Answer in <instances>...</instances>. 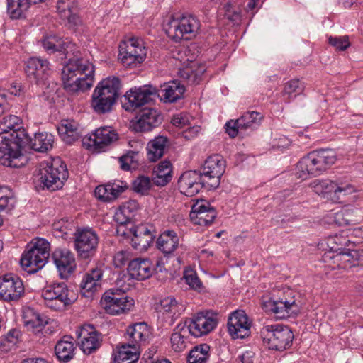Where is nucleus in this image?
Returning <instances> with one entry per match:
<instances>
[{"label":"nucleus","instance_id":"obj_1","mask_svg":"<svg viewBox=\"0 0 363 363\" xmlns=\"http://www.w3.org/2000/svg\"><path fill=\"white\" fill-rule=\"evenodd\" d=\"M94 72V67L88 60L70 58L62 69L64 88L70 92L88 90L93 85Z\"/></svg>","mask_w":363,"mask_h":363},{"label":"nucleus","instance_id":"obj_2","mask_svg":"<svg viewBox=\"0 0 363 363\" xmlns=\"http://www.w3.org/2000/svg\"><path fill=\"white\" fill-rule=\"evenodd\" d=\"M336 160V154L333 150L313 151L299 160L296 165V175L303 180L308 176H319L328 169Z\"/></svg>","mask_w":363,"mask_h":363},{"label":"nucleus","instance_id":"obj_3","mask_svg":"<svg viewBox=\"0 0 363 363\" xmlns=\"http://www.w3.org/2000/svg\"><path fill=\"white\" fill-rule=\"evenodd\" d=\"M27 141L22 131L16 135L0 133V164L13 168L23 167L27 158L22 153V148Z\"/></svg>","mask_w":363,"mask_h":363},{"label":"nucleus","instance_id":"obj_4","mask_svg":"<svg viewBox=\"0 0 363 363\" xmlns=\"http://www.w3.org/2000/svg\"><path fill=\"white\" fill-rule=\"evenodd\" d=\"M121 86L120 79L116 77H107L99 83L92 94L93 110L99 114L110 112L120 95Z\"/></svg>","mask_w":363,"mask_h":363},{"label":"nucleus","instance_id":"obj_5","mask_svg":"<svg viewBox=\"0 0 363 363\" xmlns=\"http://www.w3.org/2000/svg\"><path fill=\"white\" fill-rule=\"evenodd\" d=\"M38 177L44 188L55 191L62 187L69 173L65 163L60 157H56L40 164Z\"/></svg>","mask_w":363,"mask_h":363},{"label":"nucleus","instance_id":"obj_6","mask_svg":"<svg viewBox=\"0 0 363 363\" xmlns=\"http://www.w3.org/2000/svg\"><path fill=\"white\" fill-rule=\"evenodd\" d=\"M260 335L264 346L277 351L289 349L294 338L291 328L281 324L264 325L260 330Z\"/></svg>","mask_w":363,"mask_h":363},{"label":"nucleus","instance_id":"obj_7","mask_svg":"<svg viewBox=\"0 0 363 363\" xmlns=\"http://www.w3.org/2000/svg\"><path fill=\"white\" fill-rule=\"evenodd\" d=\"M22 255L21 264L25 270L35 273L42 269L50 257V243L43 238H37L27 247Z\"/></svg>","mask_w":363,"mask_h":363},{"label":"nucleus","instance_id":"obj_8","mask_svg":"<svg viewBox=\"0 0 363 363\" xmlns=\"http://www.w3.org/2000/svg\"><path fill=\"white\" fill-rule=\"evenodd\" d=\"M163 27L169 38L179 42L182 39L189 40L194 37L199 29L200 21L196 16L187 15L177 19L171 18Z\"/></svg>","mask_w":363,"mask_h":363},{"label":"nucleus","instance_id":"obj_9","mask_svg":"<svg viewBox=\"0 0 363 363\" xmlns=\"http://www.w3.org/2000/svg\"><path fill=\"white\" fill-rule=\"evenodd\" d=\"M72 291L65 282L47 285L42 291L45 305L54 311H63L73 301Z\"/></svg>","mask_w":363,"mask_h":363},{"label":"nucleus","instance_id":"obj_10","mask_svg":"<svg viewBox=\"0 0 363 363\" xmlns=\"http://www.w3.org/2000/svg\"><path fill=\"white\" fill-rule=\"evenodd\" d=\"M118 52V59L125 67H136L145 60L147 55L143 40L138 37L122 41Z\"/></svg>","mask_w":363,"mask_h":363},{"label":"nucleus","instance_id":"obj_11","mask_svg":"<svg viewBox=\"0 0 363 363\" xmlns=\"http://www.w3.org/2000/svg\"><path fill=\"white\" fill-rule=\"evenodd\" d=\"M99 238L92 228H78L74 233V249L80 259L90 261L96 255Z\"/></svg>","mask_w":363,"mask_h":363},{"label":"nucleus","instance_id":"obj_12","mask_svg":"<svg viewBox=\"0 0 363 363\" xmlns=\"http://www.w3.org/2000/svg\"><path fill=\"white\" fill-rule=\"evenodd\" d=\"M293 292L288 289L282 297H272L263 303V308L267 313L274 314L277 319H284L298 310Z\"/></svg>","mask_w":363,"mask_h":363},{"label":"nucleus","instance_id":"obj_13","mask_svg":"<svg viewBox=\"0 0 363 363\" xmlns=\"http://www.w3.org/2000/svg\"><path fill=\"white\" fill-rule=\"evenodd\" d=\"M121 290L110 289L106 291L100 301L101 307L111 315H117L130 310L134 306L133 298H128Z\"/></svg>","mask_w":363,"mask_h":363},{"label":"nucleus","instance_id":"obj_14","mask_svg":"<svg viewBox=\"0 0 363 363\" xmlns=\"http://www.w3.org/2000/svg\"><path fill=\"white\" fill-rule=\"evenodd\" d=\"M189 333L194 337L206 335L216 328L218 324L217 313L211 311L198 312L191 318H186Z\"/></svg>","mask_w":363,"mask_h":363},{"label":"nucleus","instance_id":"obj_15","mask_svg":"<svg viewBox=\"0 0 363 363\" xmlns=\"http://www.w3.org/2000/svg\"><path fill=\"white\" fill-rule=\"evenodd\" d=\"M156 88L145 85L130 89L121 101L122 107L128 111H133L152 101L155 97Z\"/></svg>","mask_w":363,"mask_h":363},{"label":"nucleus","instance_id":"obj_16","mask_svg":"<svg viewBox=\"0 0 363 363\" xmlns=\"http://www.w3.org/2000/svg\"><path fill=\"white\" fill-rule=\"evenodd\" d=\"M225 170V161L223 157L220 155H213L206 160L200 174L203 179L208 181L206 183L211 188H217Z\"/></svg>","mask_w":363,"mask_h":363},{"label":"nucleus","instance_id":"obj_17","mask_svg":"<svg viewBox=\"0 0 363 363\" xmlns=\"http://www.w3.org/2000/svg\"><path fill=\"white\" fill-rule=\"evenodd\" d=\"M24 285L21 279L13 274L0 277V298L5 301H16L24 294Z\"/></svg>","mask_w":363,"mask_h":363},{"label":"nucleus","instance_id":"obj_18","mask_svg":"<svg viewBox=\"0 0 363 363\" xmlns=\"http://www.w3.org/2000/svg\"><path fill=\"white\" fill-rule=\"evenodd\" d=\"M310 187L318 195L325 196L326 194L334 193L338 199L341 196L351 194L354 191L353 186L339 180L315 179L311 183Z\"/></svg>","mask_w":363,"mask_h":363},{"label":"nucleus","instance_id":"obj_19","mask_svg":"<svg viewBox=\"0 0 363 363\" xmlns=\"http://www.w3.org/2000/svg\"><path fill=\"white\" fill-rule=\"evenodd\" d=\"M25 72L31 83L45 85L50 74L49 62L42 58L30 57L26 62Z\"/></svg>","mask_w":363,"mask_h":363},{"label":"nucleus","instance_id":"obj_20","mask_svg":"<svg viewBox=\"0 0 363 363\" xmlns=\"http://www.w3.org/2000/svg\"><path fill=\"white\" fill-rule=\"evenodd\" d=\"M51 258L62 279L68 278L76 269L77 264L74 255L66 248L55 250Z\"/></svg>","mask_w":363,"mask_h":363},{"label":"nucleus","instance_id":"obj_21","mask_svg":"<svg viewBox=\"0 0 363 363\" xmlns=\"http://www.w3.org/2000/svg\"><path fill=\"white\" fill-rule=\"evenodd\" d=\"M228 329L233 339H243L250 334L251 323L244 311H236L228 320Z\"/></svg>","mask_w":363,"mask_h":363},{"label":"nucleus","instance_id":"obj_22","mask_svg":"<svg viewBox=\"0 0 363 363\" xmlns=\"http://www.w3.org/2000/svg\"><path fill=\"white\" fill-rule=\"evenodd\" d=\"M357 254V250H344L341 248L333 250L331 247V250L324 253L322 259L332 269H345L354 264L351 259H354Z\"/></svg>","mask_w":363,"mask_h":363},{"label":"nucleus","instance_id":"obj_23","mask_svg":"<svg viewBox=\"0 0 363 363\" xmlns=\"http://www.w3.org/2000/svg\"><path fill=\"white\" fill-rule=\"evenodd\" d=\"M77 341L82 350L89 354L101 345V335L91 325H85L77 331Z\"/></svg>","mask_w":363,"mask_h":363},{"label":"nucleus","instance_id":"obj_24","mask_svg":"<svg viewBox=\"0 0 363 363\" xmlns=\"http://www.w3.org/2000/svg\"><path fill=\"white\" fill-rule=\"evenodd\" d=\"M206 182L208 181L203 179L200 172L187 171L179 177L178 186L182 193L191 197L197 194Z\"/></svg>","mask_w":363,"mask_h":363},{"label":"nucleus","instance_id":"obj_25","mask_svg":"<svg viewBox=\"0 0 363 363\" xmlns=\"http://www.w3.org/2000/svg\"><path fill=\"white\" fill-rule=\"evenodd\" d=\"M216 215V209L209 203L200 201L193 205L189 217L196 225H208L213 222Z\"/></svg>","mask_w":363,"mask_h":363},{"label":"nucleus","instance_id":"obj_26","mask_svg":"<svg viewBox=\"0 0 363 363\" xmlns=\"http://www.w3.org/2000/svg\"><path fill=\"white\" fill-rule=\"evenodd\" d=\"M130 232L133 234L131 245L140 252L146 251L155 238L152 227L148 228L144 225L131 228Z\"/></svg>","mask_w":363,"mask_h":363},{"label":"nucleus","instance_id":"obj_27","mask_svg":"<svg viewBox=\"0 0 363 363\" xmlns=\"http://www.w3.org/2000/svg\"><path fill=\"white\" fill-rule=\"evenodd\" d=\"M134 128L136 131L147 132L162 123V115L154 108H144L139 113Z\"/></svg>","mask_w":363,"mask_h":363},{"label":"nucleus","instance_id":"obj_28","mask_svg":"<svg viewBox=\"0 0 363 363\" xmlns=\"http://www.w3.org/2000/svg\"><path fill=\"white\" fill-rule=\"evenodd\" d=\"M185 308L184 304L177 301L173 296L162 298L157 307L160 313L170 318V325L184 312Z\"/></svg>","mask_w":363,"mask_h":363},{"label":"nucleus","instance_id":"obj_29","mask_svg":"<svg viewBox=\"0 0 363 363\" xmlns=\"http://www.w3.org/2000/svg\"><path fill=\"white\" fill-rule=\"evenodd\" d=\"M103 271L100 268H94L86 272L80 284L81 292L86 297H91L101 286Z\"/></svg>","mask_w":363,"mask_h":363},{"label":"nucleus","instance_id":"obj_30","mask_svg":"<svg viewBox=\"0 0 363 363\" xmlns=\"http://www.w3.org/2000/svg\"><path fill=\"white\" fill-rule=\"evenodd\" d=\"M153 271L152 264L148 259H134L129 262L128 266L130 277L139 281L150 278Z\"/></svg>","mask_w":363,"mask_h":363},{"label":"nucleus","instance_id":"obj_31","mask_svg":"<svg viewBox=\"0 0 363 363\" xmlns=\"http://www.w3.org/2000/svg\"><path fill=\"white\" fill-rule=\"evenodd\" d=\"M42 45L44 49L50 52L54 53L58 52L67 57L69 52L73 51L74 45L69 38L62 39L55 35H50L42 40Z\"/></svg>","mask_w":363,"mask_h":363},{"label":"nucleus","instance_id":"obj_32","mask_svg":"<svg viewBox=\"0 0 363 363\" xmlns=\"http://www.w3.org/2000/svg\"><path fill=\"white\" fill-rule=\"evenodd\" d=\"M185 88L179 82L172 81L164 84L160 89H156L155 96H158L164 102H174L181 99Z\"/></svg>","mask_w":363,"mask_h":363},{"label":"nucleus","instance_id":"obj_33","mask_svg":"<svg viewBox=\"0 0 363 363\" xmlns=\"http://www.w3.org/2000/svg\"><path fill=\"white\" fill-rule=\"evenodd\" d=\"M95 149L102 150L105 147L118 140V134L111 127H101L89 138Z\"/></svg>","mask_w":363,"mask_h":363},{"label":"nucleus","instance_id":"obj_34","mask_svg":"<svg viewBox=\"0 0 363 363\" xmlns=\"http://www.w3.org/2000/svg\"><path fill=\"white\" fill-rule=\"evenodd\" d=\"M147 334V325L144 323H138L130 325L127 328L125 333L127 342L123 345H130L131 348L135 347L136 350L139 351L140 345L141 342L145 341Z\"/></svg>","mask_w":363,"mask_h":363},{"label":"nucleus","instance_id":"obj_35","mask_svg":"<svg viewBox=\"0 0 363 363\" xmlns=\"http://www.w3.org/2000/svg\"><path fill=\"white\" fill-rule=\"evenodd\" d=\"M179 238L172 230H167L160 234L156 241V245L165 256L172 255L179 247Z\"/></svg>","mask_w":363,"mask_h":363},{"label":"nucleus","instance_id":"obj_36","mask_svg":"<svg viewBox=\"0 0 363 363\" xmlns=\"http://www.w3.org/2000/svg\"><path fill=\"white\" fill-rule=\"evenodd\" d=\"M23 320L27 330L35 334L41 333L48 323L46 319L32 308H27L23 311Z\"/></svg>","mask_w":363,"mask_h":363},{"label":"nucleus","instance_id":"obj_37","mask_svg":"<svg viewBox=\"0 0 363 363\" xmlns=\"http://www.w3.org/2000/svg\"><path fill=\"white\" fill-rule=\"evenodd\" d=\"M26 138L28 140L26 145H29L35 151L46 152L53 147L55 137L51 133L47 132L38 133L35 134L33 139L26 133Z\"/></svg>","mask_w":363,"mask_h":363},{"label":"nucleus","instance_id":"obj_38","mask_svg":"<svg viewBox=\"0 0 363 363\" xmlns=\"http://www.w3.org/2000/svg\"><path fill=\"white\" fill-rule=\"evenodd\" d=\"M45 0H6L7 13L11 18L19 19L24 16L25 12L31 4L43 2Z\"/></svg>","mask_w":363,"mask_h":363},{"label":"nucleus","instance_id":"obj_39","mask_svg":"<svg viewBox=\"0 0 363 363\" xmlns=\"http://www.w3.org/2000/svg\"><path fill=\"white\" fill-rule=\"evenodd\" d=\"M172 172L171 162L168 160L162 161L153 169V183L158 186H165L172 179Z\"/></svg>","mask_w":363,"mask_h":363},{"label":"nucleus","instance_id":"obj_40","mask_svg":"<svg viewBox=\"0 0 363 363\" xmlns=\"http://www.w3.org/2000/svg\"><path fill=\"white\" fill-rule=\"evenodd\" d=\"M113 363H136L140 357V352L135 347L121 345L117 347V351L113 353Z\"/></svg>","mask_w":363,"mask_h":363},{"label":"nucleus","instance_id":"obj_41","mask_svg":"<svg viewBox=\"0 0 363 363\" xmlns=\"http://www.w3.org/2000/svg\"><path fill=\"white\" fill-rule=\"evenodd\" d=\"M71 337L65 336L58 341L55 347L57 358L64 363L70 361L74 355V345L70 340Z\"/></svg>","mask_w":363,"mask_h":363},{"label":"nucleus","instance_id":"obj_42","mask_svg":"<svg viewBox=\"0 0 363 363\" xmlns=\"http://www.w3.org/2000/svg\"><path fill=\"white\" fill-rule=\"evenodd\" d=\"M167 142L166 137L157 136L148 143L147 150L150 161L155 162L164 155Z\"/></svg>","mask_w":363,"mask_h":363},{"label":"nucleus","instance_id":"obj_43","mask_svg":"<svg viewBox=\"0 0 363 363\" xmlns=\"http://www.w3.org/2000/svg\"><path fill=\"white\" fill-rule=\"evenodd\" d=\"M57 131L62 140L72 144L79 138L77 124L74 121H62L57 127Z\"/></svg>","mask_w":363,"mask_h":363},{"label":"nucleus","instance_id":"obj_44","mask_svg":"<svg viewBox=\"0 0 363 363\" xmlns=\"http://www.w3.org/2000/svg\"><path fill=\"white\" fill-rule=\"evenodd\" d=\"M187 333H189V328L184 322V323H179L174 330L171 337V342L172 347L175 352H181L186 348V335Z\"/></svg>","mask_w":363,"mask_h":363},{"label":"nucleus","instance_id":"obj_45","mask_svg":"<svg viewBox=\"0 0 363 363\" xmlns=\"http://www.w3.org/2000/svg\"><path fill=\"white\" fill-rule=\"evenodd\" d=\"M0 128L3 131L2 133H6L7 135H16V133L22 131L26 137V132L21 126V118L14 115L4 116L1 121Z\"/></svg>","mask_w":363,"mask_h":363},{"label":"nucleus","instance_id":"obj_46","mask_svg":"<svg viewBox=\"0 0 363 363\" xmlns=\"http://www.w3.org/2000/svg\"><path fill=\"white\" fill-rule=\"evenodd\" d=\"M211 356V347L206 343L194 346L187 357L188 363H207Z\"/></svg>","mask_w":363,"mask_h":363},{"label":"nucleus","instance_id":"obj_47","mask_svg":"<svg viewBox=\"0 0 363 363\" xmlns=\"http://www.w3.org/2000/svg\"><path fill=\"white\" fill-rule=\"evenodd\" d=\"M262 118L259 112L248 111L238 119L237 123H238L241 130H243V132L248 129L253 130L259 127Z\"/></svg>","mask_w":363,"mask_h":363},{"label":"nucleus","instance_id":"obj_48","mask_svg":"<svg viewBox=\"0 0 363 363\" xmlns=\"http://www.w3.org/2000/svg\"><path fill=\"white\" fill-rule=\"evenodd\" d=\"M304 89L303 85L298 79H292L284 84L282 91L284 100L286 102L290 101L294 99L297 95L303 92Z\"/></svg>","mask_w":363,"mask_h":363},{"label":"nucleus","instance_id":"obj_49","mask_svg":"<svg viewBox=\"0 0 363 363\" xmlns=\"http://www.w3.org/2000/svg\"><path fill=\"white\" fill-rule=\"evenodd\" d=\"M140 157L138 151H129L119 158L121 168L125 171L135 169L138 167Z\"/></svg>","mask_w":363,"mask_h":363},{"label":"nucleus","instance_id":"obj_50","mask_svg":"<svg viewBox=\"0 0 363 363\" xmlns=\"http://www.w3.org/2000/svg\"><path fill=\"white\" fill-rule=\"evenodd\" d=\"M15 205V199L11 191L6 186H0V210L10 211Z\"/></svg>","mask_w":363,"mask_h":363},{"label":"nucleus","instance_id":"obj_51","mask_svg":"<svg viewBox=\"0 0 363 363\" xmlns=\"http://www.w3.org/2000/svg\"><path fill=\"white\" fill-rule=\"evenodd\" d=\"M57 11L60 18L69 16L71 12L78 11V5L76 0H58Z\"/></svg>","mask_w":363,"mask_h":363},{"label":"nucleus","instance_id":"obj_52","mask_svg":"<svg viewBox=\"0 0 363 363\" xmlns=\"http://www.w3.org/2000/svg\"><path fill=\"white\" fill-rule=\"evenodd\" d=\"M328 43L335 48L336 50L344 51L350 46V42L348 35L343 36H329Z\"/></svg>","mask_w":363,"mask_h":363},{"label":"nucleus","instance_id":"obj_53","mask_svg":"<svg viewBox=\"0 0 363 363\" xmlns=\"http://www.w3.org/2000/svg\"><path fill=\"white\" fill-rule=\"evenodd\" d=\"M111 189V182L105 185L98 186L94 190L96 197H97L98 199L106 202L114 200V196H113V194H111L112 191Z\"/></svg>","mask_w":363,"mask_h":363},{"label":"nucleus","instance_id":"obj_54","mask_svg":"<svg viewBox=\"0 0 363 363\" xmlns=\"http://www.w3.org/2000/svg\"><path fill=\"white\" fill-rule=\"evenodd\" d=\"M151 186V182L149 177L145 176L138 177L133 182V189L141 194H146Z\"/></svg>","mask_w":363,"mask_h":363},{"label":"nucleus","instance_id":"obj_55","mask_svg":"<svg viewBox=\"0 0 363 363\" xmlns=\"http://www.w3.org/2000/svg\"><path fill=\"white\" fill-rule=\"evenodd\" d=\"M352 217V211L349 209H345L335 213V221L339 225H347L354 221Z\"/></svg>","mask_w":363,"mask_h":363},{"label":"nucleus","instance_id":"obj_56","mask_svg":"<svg viewBox=\"0 0 363 363\" xmlns=\"http://www.w3.org/2000/svg\"><path fill=\"white\" fill-rule=\"evenodd\" d=\"M186 284L193 289L200 290L202 288V283L197 274L194 271L186 272L184 274Z\"/></svg>","mask_w":363,"mask_h":363},{"label":"nucleus","instance_id":"obj_57","mask_svg":"<svg viewBox=\"0 0 363 363\" xmlns=\"http://www.w3.org/2000/svg\"><path fill=\"white\" fill-rule=\"evenodd\" d=\"M130 259V253L125 250H121L116 252L113 257V264L116 267L120 268L124 266Z\"/></svg>","mask_w":363,"mask_h":363},{"label":"nucleus","instance_id":"obj_58","mask_svg":"<svg viewBox=\"0 0 363 363\" xmlns=\"http://www.w3.org/2000/svg\"><path fill=\"white\" fill-rule=\"evenodd\" d=\"M255 352L251 350L242 352L235 359V363H254Z\"/></svg>","mask_w":363,"mask_h":363},{"label":"nucleus","instance_id":"obj_59","mask_svg":"<svg viewBox=\"0 0 363 363\" xmlns=\"http://www.w3.org/2000/svg\"><path fill=\"white\" fill-rule=\"evenodd\" d=\"M171 123L173 125L182 128L189 125V117L187 114L184 113L176 114L172 117Z\"/></svg>","mask_w":363,"mask_h":363},{"label":"nucleus","instance_id":"obj_60","mask_svg":"<svg viewBox=\"0 0 363 363\" xmlns=\"http://www.w3.org/2000/svg\"><path fill=\"white\" fill-rule=\"evenodd\" d=\"M237 123L238 119L236 121H230L225 124L226 133L230 138H235L239 132H243V130H241V128Z\"/></svg>","mask_w":363,"mask_h":363},{"label":"nucleus","instance_id":"obj_61","mask_svg":"<svg viewBox=\"0 0 363 363\" xmlns=\"http://www.w3.org/2000/svg\"><path fill=\"white\" fill-rule=\"evenodd\" d=\"M111 190L114 196V200L128 188L127 184L122 181H116L113 183L111 182Z\"/></svg>","mask_w":363,"mask_h":363},{"label":"nucleus","instance_id":"obj_62","mask_svg":"<svg viewBox=\"0 0 363 363\" xmlns=\"http://www.w3.org/2000/svg\"><path fill=\"white\" fill-rule=\"evenodd\" d=\"M123 212L131 215V218L133 216V213L139 208V203L135 200H130L125 202L123 206L120 207Z\"/></svg>","mask_w":363,"mask_h":363},{"label":"nucleus","instance_id":"obj_63","mask_svg":"<svg viewBox=\"0 0 363 363\" xmlns=\"http://www.w3.org/2000/svg\"><path fill=\"white\" fill-rule=\"evenodd\" d=\"M114 218L115 220L120 225H125L130 223L132 220L131 215H128L123 212L121 208H119V210L116 213Z\"/></svg>","mask_w":363,"mask_h":363},{"label":"nucleus","instance_id":"obj_64","mask_svg":"<svg viewBox=\"0 0 363 363\" xmlns=\"http://www.w3.org/2000/svg\"><path fill=\"white\" fill-rule=\"evenodd\" d=\"M20 335V332L17 330H10L6 336L4 338L3 341L4 342L1 343V345H5V342H7L8 343H11L13 345H16L18 337Z\"/></svg>","mask_w":363,"mask_h":363}]
</instances>
